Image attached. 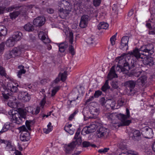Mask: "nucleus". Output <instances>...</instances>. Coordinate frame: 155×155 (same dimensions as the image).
<instances>
[{
  "mask_svg": "<svg viewBox=\"0 0 155 155\" xmlns=\"http://www.w3.org/2000/svg\"><path fill=\"white\" fill-rule=\"evenodd\" d=\"M154 52L153 46L151 44L144 45L141 46L139 50L137 48H135L133 51H130L127 54H124L121 56L117 57L116 61L118 62L117 66L120 68L123 67H128V63L125 59V57L127 55H129L130 57H135L137 59L140 58L143 63L150 66H151L154 64L153 58L149 57V56L152 54Z\"/></svg>",
  "mask_w": 155,
  "mask_h": 155,
  "instance_id": "1",
  "label": "nucleus"
},
{
  "mask_svg": "<svg viewBox=\"0 0 155 155\" xmlns=\"http://www.w3.org/2000/svg\"><path fill=\"white\" fill-rule=\"evenodd\" d=\"M27 110L28 112L34 114V111L33 110V108L31 106L28 107L27 110L21 108H18V111L15 110H11L9 112V114H12L13 122L19 124L22 123L23 122V119L25 120L26 118Z\"/></svg>",
  "mask_w": 155,
  "mask_h": 155,
  "instance_id": "2",
  "label": "nucleus"
},
{
  "mask_svg": "<svg viewBox=\"0 0 155 155\" xmlns=\"http://www.w3.org/2000/svg\"><path fill=\"white\" fill-rule=\"evenodd\" d=\"M121 113H107L105 114L106 117L110 121L111 126L113 129H117L121 125V118L122 116Z\"/></svg>",
  "mask_w": 155,
  "mask_h": 155,
  "instance_id": "3",
  "label": "nucleus"
},
{
  "mask_svg": "<svg viewBox=\"0 0 155 155\" xmlns=\"http://www.w3.org/2000/svg\"><path fill=\"white\" fill-rule=\"evenodd\" d=\"M109 129L101 127L97 131V136L99 138H106L109 135Z\"/></svg>",
  "mask_w": 155,
  "mask_h": 155,
  "instance_id": "4",
  "label": "nucleus"
},
{
  "mask_svg": "<svg viewBox=\"0 0 155 155\" xmlns=\"http://www.w3.org/2000/svg\"><path fill=\"white\" fill-rule=\"evenodd\" d=\"M21 52V50L20 48H15L10 52L6 54L5 56L7 58L10 59L12 57H15L20 56Z\"/></svg>",
  "mask_w": 155,
  "mask_h": 155,
  "instance_id": "5",
  "label": "nucleus"
},
{
  "mask_svg": "<svg viewBox=\"0 0 155 155\" xmlns=\"http://www.w3.org/2000/svg\"><path fill=\"white\" fill-rule=\"evenodd\" d=\"M68 68L66 67H61L60 71L59 74V83L60 81H61L64 84V82L67 78L68 74L67 71Z\"/></svg>",
  "mask_w": 155,
  "mask_h": 155,
  "instance_id": "6",
  "label": "nucleus"
},
{
  "mask_svg": "<svg viewBox=\"0 0 155 155\" xmlns=\"http://www.w3.org/2000/svg\"><path fill=\"white\" fill-rule=\"evenodd\" d=\"M126 115H124L121 114L122 116L121 118V125L122 126H127L131 123V121L130 120H127L130 117V113L129 109L127 108L126 109Z\"/></svg>",
  "mask_w": 155,
  "mask_h": 155,
  "instance_id": "7",
  "label": "nucleus"
},
{
  "mask_svg": "<svg viewBox=\"0 0 155 155\" xmlns=\"http://www.w3.org/2000/svg\"><path fill=\"white\" fill-rule=\"evenodd\" d=\"M142 134L145 138L150 139L152 138L153 135L152 129L148 127H146L142 129Z\"/></svg>",
  "mask_w": 155,
  "mask_h": 155,
  "instance_id": "8",
  "label": "nucleus"
},
{
  "mask_svg": "<svg viewBox=\"0 0 155 155\" xmlns=\"http://www.w3.org/2000/svg\"><path fill=\"white\" fill-rule=\"evenodd\" d=\"M61 3L65 6V9L63 10V13L65 14V16H67L71 11L72 5L66 0H63Z\"/></svg>",
  "mask_w": 155,
  "mask_h": 155,
  "instance_id": "9",
  "label": "nucleus"
},
{
  "mask_svg": "<svg viewBox=\"0 0 155 155\" xmlns=\"http://www.w3.org/2000/svg\"><path fill=\"white\" fill-rule=\"evenodd\" d=\"M97 127L96 125L94 124H91L90 125L85 127L81 131V134L85 135L93 132Z\"/></svg>",
  "mask_w": 155,
  "mask_h": 155,
  "instance_id": "10",
  "label": "nucleus"
},
{
  "mask_svg": "<svg viewBox=\"0 0 155 155\" xmlns=\"http://www.w3.org/2000/svg\"><path fill=\"white\" fill-rule=\"evenodd\" d=\"M129 37L127 36L123 37L121 39V45L120 46V49L123 51H126L128 49V43Z\"/></svg>",
  "mask_w": 155,
  "mask_h": 155,
  "instance_id": "11",
  "label": "nucleus"
},
{
  "mask_svg": "<svg viewBox=\"0 0 155 155\" xmlns=\"http://www.w3.org/2000/svg\"><path fill=\"white\" fill-rule=\"evenodd\" d=\"M0 142L6 144V146L5 148L6 150L9 151L15 150V147L12 144L11 142L9 141L1 139Z\"/></svg>",
  "mask_w": 155,
  "mask_h": 155,
  "instance_id": "12",
  "label": "nucleus"
},
{
  "mask_svg": "<svg viewBox=\"0 0 155 155\" xmlns=\"http://www.w3.org/2000/svg\"><path fill=\"white\" fill-rule=\"evenodd\" d=\"M45 21V18L44 17H38L34 20L33 24L36 26H41L44 24Z\"/></svg>",
  "mask_w": 155,
  "mask_h": 155,
  "instance_id": "13",
  "label": "nucleus"
},
{
  "mask_svg": "<svg viewBox=\"0 0 155 155\" xmlns=\"http://www.w3.org/2000/svg\"><path fill=\"white\" fill-rule=\"evenodd\" d=\"M88 16L87 15H84L81 17L79 24L80 26L82 28H85L87 25Z\"/></svg>",
  "mask_w": 155,
  "mask_h": 155,
  "instance_id": "14",
  "label": "nucleus"
},
{
  "mask_svg": "<svg viewBox=\"0 0 155 155\" xmlns=\"http://www.w3.org/2000/svg\"><path fill=\"white\" fill-rule=\"evenodd\" d=\"M75 143V142L73 141L68 145L65 146V151L67 153H71L72 152L77 145Z\"/></svg>",
  "mask_w": 155,
  "mask_h": 155,
  "instance_id": "15",
  "label": "nucleus"
},
{
  "mask_svg": "<svg viewBox=\"0 0 155 155\" xmlns=\"http://www.w3.org/2000/svg\"><path fill=\"white\" fill-rule=\"evenodd\" d=\"M19 98L22 100L24 102H27L30 99L31 97L26 92H21L18 95Z\"/></svg>",
  "mask_w": 155,
  "mask_h": 155,
  "instance_id": "16",
  "label": "nucleus"
},
{
  "mask_svg": "<svg viewBox=\"0 0 155 155\" xmlns=\"http://www.w3.org/2000/svg\"><path fill=\"white\" fill-rule=\"evenodd\" d=\"M64 130L70 135L74 134L75 130L74 127L71 124H67L64 127Z\"/></svg>",
  "mask_w": 155,
  "mask_h": 155,
  "instance_id": "17",
  "label": "nucleus"
},
{
  "mask_svg": "<svg viewBox=\"0 0 155 155\" xmlns=\"http://www.w3.org/2000/svg\"><path fill=\"white\" fill-rule=\"evenodd\" d=\"M147 78L146 75H142L136 81V84L139 86H143L147 82Z\"/></svg>",
  "mask_w": 155,
  "mask_h": 155,
  "instance_id": "18",
  "label": "nucleus"
},
{
  "mask_svg": "<svg viewBox=\"0 0 155 155\" xmlns=\"http://www.w3.org/2000/svg\"><path fill=\"white\" fill-rule=\"evenodd\" d=\"M18 86V84L13 82L9 83L7 85V87L9 89L12 93L16 92L17 91Z\"/></svg>",
  "mask_w": 155,
  "mask_h": 155,
  "instance_id": "19",
  "label": "nucleus"
},
{
  "mask_svg": "<svg viewBox=\"0 0 155 155\" xmlns=\"http://www.w3.org/2000/svg\"><path fill=\"white\" fill-rule=\"evenodd\" d=\"M31 122V120H27L25 122V125L27 129H26L25 125H23L18 128V129L19 130L20 132L21 133L22 131L27 130H31V129L30 127L31 126L30 125V124Z\"/></svg>",
  "mask_w": 155,
  "mask_h": 155,
  "instance_id": "20",
  "label": "nucleus"
},
{
  "mask_svg": "<svg viewBox=\"0 0 155 155\" xmlns=\"http://www.w3.org/2000/svg\"><path fill=\"white\" fill-rule=\"evenodd\" d=\"M46 35L45 33L42 31H40L38 34L39 38L45 44L49 43L50 41V40L49 38H46L45 36Z\"/></svg>",
  "mask_w": 155,
  "mask_h": 155,
  "instance_id": "21",
  "label": "nucleus"
},
{
  "mask_svg": "<svg viewBox=\"0 0 155 155\" xmlns=\"http://www.w3.org/2000/svg\"><path fill=\"white\" fill-rule=\"evenodd\" d=\"M117 76L115 72L114 67V66H112L108 74L107 78L109 80H111L114 78H117Z\"/></svg>",
  "mask_w": 155,
  "mask_h": 155,
  "instance_id": "22",
  "label": "nucleus"
},
{
  "mask_svg": "<svg viewBox=\"0 0 155 155\" xmlns=\"http://www.w3.org/2000/svg\"><path fill=\"white\" fill-rule=\"evenodd\" d=\"M136 83L133 81H127L125 82L124 85L126 87H129L130 91H131L132 89L135 87Z\"/></svg>",
  "mask_w": 155,
  "mask_h": 155,
  "instance_id": "23",
  "label": "nucleus"
},
{
  "mask_svg": "<svg viewBox=\"0 0 155 155\" xmlns=\"http://www.w3.org/2000/svg\"><path fill=\"white\" fill-rule=\"evenodd\" d=\"M22 35V33L18 31H15L12 35V38L16 41L20 40Z\"/></svg>",
  "mask_w": 155,
  "mask_h": 155,
  "instance_id": "24",
  "label": "nucleus"
},
{
  "mask_svg": "<svg viewBox=\"0 0 155 155\" xmlns=\"http://www.w3.org/2000/svg\"><path fill=\"white\" fill-rule=\"evenodd\" d=\"M7 33V30L5 26L0 25V38L5 36Z\"/></svg>",
  "mask_w": 155,
  "mask_h": 155,
  "instance_id": "25",
  "label": "nucleus"
},
{
  "mask_svg": "<svg viewBox=\"0 0 155 155\" xmlns=\"http://www.w3.org/2000/svg\"><path fill=\"white\" fill-rule=\"evenodd\" d=\"M106 103L109 104V105L107 106V109L111 108V109H114L116 108L115 107V102L113 100L110 99L107 100Z\"/></svg>",
  "mask_w": 155,
  "mask_h": 155,
  "instance_id": "26",
  "label": "nucleus"
},
{
  "mask_svg": "<svg viewBox=\"0 0 155 155\" xmlns=\"http://www.w3.org/2000/svg\"><path fill=\"white\" fill-rule=\"evenodd\" d=\"M24 28L26 31L28 32L32 31L35 29L33 25L30 23H28L25 25L24 27Z\"/></svg>",
  "mask_w": 155,
  "mask_h": 155,
  "instance_id": "27",
  "label": "nucleus"
},
{
  "mask_svg": "<svg viewBox=\"0 0 155 155\" xmlns=\"http://www.w3.org/2000/svg\"><path fill=\"white\" fill-rule=\"evenodd\" d=\"M80 134V132L78 131L76 132L75 134L74 139L75 140V141H74L76 142V144H80L82 142L81 137H79Z\"/></svg>",
  "mask_w": 155,
  "mask_h": 155,
  "instance_id": "28",
  "label": "nucleus"
},
{
  "mask_svg": "<svg viewBox=\"0 0 155 155\" xmlns=\"http://www.w3.org/2000/svg\"><path fill=\"white\" fill-rule=\"evenodd\" d=\"M109 27V25L107 23L104 22H100L97 26L99 30L101 29H107Z\"/></svg>",
  "mask_w": 155,
  "mask_h": 155,
  "instance_id": "29",
  "label": "nucleus"
},
{
  "mask_svg": "<svg viewBox=\"0 0 155 155\" xmlns=\"http://www.w3.org/2000/svg\"><path fill=\"white\" fill-rule=\"evenodd\" d=\"M67 46V44L66 42L60 44L59 45V51L62 53H63Z\"/></svg>",
  "mask_w": 155,
  "mask_h": 155,
  "instance_id": "30",
  "label": "nucleus"
},
{
  "mask_svg": "<svg viewBox=\"0 0 155 155\" xmlns=\"http://www.w3.org/2000/svg\"><path fill=\"white\" fill-rule=\"evenodd\" d=\"M18 68L20 69L17 73V76L19 78H21V75L22 74H25L26 71L24 69V67L22 65L19 66H18Z\"/></svg>",
  "mask_w": 155,
  "mask_h": 155,
  "instance_id": "31",
  "label": "nucleus"
},
{
  "mask_svg": "<svg viewBox=\"0 0 155 155\" xmlns=\"http://www.w3.org/2000/svg\"><path fill=\"white\" fill-rule=\"evenodd\" d=\"M68 31L69 32L68 35L69 42L71 45H72L74 41L73 34L71 31H67V32H65V34L66 35H68Z\"/></svg>",
  "mask_w": 155,
  "mask_h": 155,
  "instance_id": "32",
  "label": "nucleus"
},
{
  "mask_svg": "<svg viewBox=\"0 0 155 155\" xmlns=\"http://www.w3.org/2000/svg\"><path fill=\"white\" fill-rule=\"evenodd\" d=\"M15 41L12 37L10 38L6 41V45L9 47H12L15 44Z\"/></svg>",
  "mask_w": 155,
  "mask_h": 155,
  "instance_id": "33",
  "label": "nucleus"
},
{
  "mask_svg": "<svg viewBox=\"0 0 155 155\" xmlns=\"http://www.w3.org/2000/svg\"><path fill=\"white\" fill-rule=\"evenodd\" d=\"M91 113L94 115V117L97 116L99 114V110L96 108L94 107H91L90 109Z\"/></svg>",
  "mask_w": 155,
  "mask_h": 155,
  "instance_id": "34",
  "label": "nucleus"
},
{
  "mask_svg": "<svg viewBox=\"0 0 155 155\" xmlns=\"http://www.w3.org/2000/svg\"><path fill=\"white\" fill-rule=\"evenodd\" d=\"M6 90H5V92L2 93L3 97L5 100H8L9 99H12V98L13 97L10 94V93L7 92ZM11 101V100H10Z\"/></svg>",
  "mask_w": 155,
  "mask_h": 155,
  "instance_id": "35",
  "label": "nucleus"
},
{
  "mask_svg": "<svg viewBox=\"0 0 155 155\" xmlns=\"http://www.w3.org/2000/svg\"><path fill=\"white\" fill-rule=\"evenodd\" d=\"M30 139V134H27L26 136L25 135H21L20 136V140L23 142L27 141Z\"/></svg>",
  "mask_w": 155,
  "mask_h": 155,
  "instance_id": "36",
  "label": "nucleus"
},
{
  "mask_svg": "<svg viewBox=\"0 0 155 155\" xmlns=\"http://www.w3.org/2000/svg\"><path fill=\"white\" fill-rule=\"evenodd\" d=\"M21 14L19 11L14 12H12L10 13V16L12 19H15Z\"/></svg>",
  "mask_w": 155,
  "mask_h": 155,
  "instance_id": "37",
  "label": "nucleus"
},
{
  "mask_svg": "<svg viewBox=\"0 0 155 155\" xmlns=\"http://www.w3.org/2000/svg\"><path fill=\"white\" fill-rule=\"evenodd\" d=\"M51 123L50 122L47 125V129L44 128L43 129V131L44 133L47 134L51 131L53 129V127L51 126Z\"/></svg>",
  "mask_w": 155,
  "mask_h": 155,
  "instance_id": "38",
  "label": "nucleus"
},
{
  "mask_svg": "<svg viewBox=\"0 0 155 155\" xmlns=\"http://www.w3.org/2000/svg\"><path fill=\"white\" fill-rule=\"evenodd\" d=\"M10 125L9 124H5L0 131V133H2L6 131L10 128Z\"/></svg>",
  "mask_w": 155,
  "mask_h": 155,
  "instance_id": "39",
  "label": "nucleus"
},
{
  "mask_svg": "<svg viewBox=\"0 0 155 155\" xmlns=\"http://www.w3.org/2000/svg\"><path fill=\"white\" fill-rule=\"evenodd\" d=\"M86 41L89 45H95L94 41V38H87Z\"/></svg>",
  "mask_w": 155,
  "mask_h": 155,
  "instance_id": "40",
  "label": "nucleus"
},
{
  "mask_svg": "<svg viewBox=\"0 0 155 155\" xmlns=\"http://www.w3.org/2000/svg\"><path fill=\"white\" fill-rule=\"evenodd\" d=\"M0 74L2 76L7 78V74L5 73V70L4 68L0 66Z\"/></svg>",
  "mask_w": 155,
  "mask_h": 155,
  "instance_id": "41",
  "label": "nucleus"
},
{
  "mask_svg": "<svg viewBox=\"0 0 155 155\" xmlns=\"http://www.w3.org/2000/svg\"><path fill=\"white\" fill-rule=\"evenodd\" d=\"M109 88V86L108 85V80H107L106 81L104 85L102 86V90L103 91H105Z\"/></svg>",
  "mask_w": 155,
  "mask_h": 155,
  "instance_id": "42",
  "label": "nucleus"
},
{
  "mask_svg": "<svg viewBox=\"0 0 155 155\" xmlns=\"http://www.w3.org/2000/svg\"><path fill=\"white\" fill-rule=\"evenodd\" d=\"M140 133L139 130H135L133 132V138L139 137L140 136Z\"/></svg>",
  "mask_w": 155,
  "mask_h": 155,
  "instance_id": "43",
  "label": "nucleus"
},
{
  "mask_svg": "<svg viewBox=\"0 0 155 155\" xmlns=\"http://www.w3.org/2000/svg\"><path fill=\"white\" fill-rule=\"evenodd\" d=\"M116 35L117 34L112 36L110 38V43L112 46L114 45L115 44V41L116 40Z\"/></svg>",
  "mask_w": 155,
  "mask_h": 155,
  "instance_id": "44",
  "label": "nucleus"
},
{
  "mask_svg": "<svg viewBox=\"0 0 155 155\" xmlns=\"http://www.w3.org/2000/svg\"><path fill=\"white\" fill-rule=\"evenodd\" d=\"M117 103L119 106H122L125 104V100L123 98H120L118 100Z\"/></svg>",
  "mask_w": 155,
  "mask_h": 155,
  "instance_id": "45",
  "label": "nucleus"
},
{
  "mask_svg": "<svg viewBox=\"0 0 155 155\" xmlns=\"http://www.w3.org/2000/svg\"><path fill=\"white\" fill-rule=\"evenodd\" d=\"M78 110H76L73 113L71 114L69 116L68 118L69 120L70 121L72 120L74 118V117L78 113Z\"/></svg>",
  "mask_w": 155,
  "mask_h": 155,
  "instance_id": "46",
  "label": "nucleus"
},
{
  "mask_svg": "<svg viewBox=\"0 0 155 155\" xmlns=\"http://www.w3.org/2000/svg\"><path fill=\"white\" fill-rule=\"evenodd\" d=\"M109 150L108 148H102L98 150V152L101 153H105L108 151Z\"/></svg>",
  "mask_w": 155,
  "mask_h": 155,
  "instance_id": "47",
  "label": "nucleus"
},
{
  "mask_svg": "<svg viewBox=\"0 0 155 155\" xmlns=\"http://www.w3.org/2000/svg\"><path fill=\"white\" fill-rule=\"evenodd\" d=\"M101 0H94L93 5L97 7L99 6L101 2Z\"/></svg>",
  "mask_w": 155,
  "mask_h": 155,
  "instance_id": "48",
  "label": "nucleus"
},
{
  "mask_svg": "<svg viewBox=\"0 0 155 155\" xmlns=\"http://www.w3.org/2000/svg\"><path fill=\"white\" fill-rule=\"evenodd\" d=\"M19 7L15 6H12L11 7L7 8L6 9V10L8 12H11L14 9H16L19 8Z\"/></svg>",
  "mask_w": 155,
  "mask_h": 155,
  "instance_id": "49",
  "label": "nucleus"
},
{
  "mask_svg": "<svg viewBox=\"0 0 155 155\" xmlns=\"http://www.w3.org/2000/svg\"><path fill=\"white\" fill-rule=\"evenodd\" d=\"M102 94V92L100 91H97L94 93V96L95 97H98Z\"/></svg>",
  "mask_w": 155,
  "mask_h": 155,
  "instance_id": "50",
  "label": "nucleus"
},
{
  "mask_svg": "<svg viewBox=\"0 0 155 155\" xmlns=\"http://www.w3.org/2000/svg\"><path fill=\"white\" fill-rule=\"evenodd\" d=\"M69 52L72 55L74 54V48L72 45H71L69 46Z\"/></svg>",
  "mask_w": 155,
  "mask_h": 155,
  "instance_id": "51",
  "label": "nucleus"
},
{
  "mask_svg": "<svg viewBox=\"0 0 155 155\" xmlns=\"http://www.w3.org/2000/svg\"><path fill=\"white\" fill-rule=\"evenodd\" d=\"M58 90V87L56 86V87H54V89L52 91V96H54Z\"/></svg>",
  "mask_w": 155,
  "mask_h": 155,
  "instance_id": "52",
  "label": "nucleus"
},
{
  "mask_svg": "<svg viewBox=\"0 0 155 155\" xmlns=\"http://www.w3.org/2000/svg\"><path fill=\"white\" fill-rule=\"evenodd\" d=\"M90 143L88 142L84 141L83 143V145L84 147H88L90 146Z\"/></svg>",
  "mask_w": 155,
  "mask_h": 155,
  "instance_id": "53",
  "label": "nucleus"
},
{
  "mask_svg": "<svg viewBox=\"0 0 155 155\" xmlns=\"http://www.w3.org/2000/svg\"><path fill=\"white\" fill-rule=\"evenodd\" d=\"M106 102V101L104 97L101 98L100 99V102L102 106H104L105 104V102Z\"/></svg>",
  "mask_w": 155,
  "mask_h": 155,
  "instance_id": "54",
  "label": "nucleus"
},
{
  "mask_svg": "<svg viewBox=\"0 0 155 155\" xmlns=\"http://www.w3.org/2000/svg\"><path fill=\"white\" fill-rule=\"evenodd\" d=\"M58 82V77L56 78V79L53 81L52 83V87L56 86V84H57Z\"/></svg>",
  "mask_w": 155,
  "mask_h": 155,
  "instance_id": "55",
  "label": "nucleus"
},
{
  "mask_svg": "<svg viewBox=\"0 0 155 155\" xmlns=\"http://www.w3.org/2000/svg\"><path fill=\"white\" fill-rule=\"evenodd\" d=\"M4 45L3 43L0 44V53H1L4 50Z\"/></svg>",
  "mask_w": 155,
  "mask_h": 155,
  "instance_id": "56",
  "label": "nucleus"
},
{
  "mask_svg": "<svg viewBox=\"0 0 155 155\" xmlns=\"http://www.w3.org/2000/svg\"><path fill=\"white\" fill-rule=\"evenodd\" d=\"M40 108L39 107H37L36 108V109L35 110V111L34 112V114H37L39 113V112L40 110Z\"/></svg>",
  "mask_w": 155,
  "mask_h": 155,
  "instance_id": "57",
  "label": "nucleus"
},
{
  "mask_svg": "<svg viewBox=\"0 0 155 155\" xmlns=\"http://www.w3.org/2000/svg\"><path fill=\"white\" fill-rule=\"evenodd\" d=\"M45 97H44L43 100L41 101V102L40 103V104H41V106L43 107L45 104Z\"/></svg>",
  "mask_w": 155,
  "mask_h": 155,
  "instance_id": "58",
  "label": "nucleus"
},
{
  "mask_svg": "<svg viewBox=\"0 0 155 155\" xmlns=\"http://www.w3.org/2000/svg\"><path fill=\"white\" fill-rule=\"evenodd\" d=\"M5 8L3 7H0V14H2L4 13L5 10Z\"/></svg>",
  "mask_w": 155,
  "mask_h": 155,
  "instance_id": "59",
  "label": "nucleus"
},
{
  "mask_svg": "<svg viewBox=\"0 0 155 155\" xmlns=\"http://www.w3.org/2000/svg\"><path fill=\"white\" fill-rule=\"evenodd\" d=\"M47 12H48L50 14H52L54 12V10L51 8H49L47 9Z\"/></svg>",
  "mask_w": 155,
  "mask_h": 155,
  "instance_id": "60",
  "label": "nucleus"
},
{
  "mask_svg": "<svg viewBox=\"0 0 155 155\" xmlns=\"http://www.w3.org/2000/svg\"><path fill=\"white\" fill-rule=\"evenodd\" d=\"M14 103L13 102L9 101L8 103V106L12 108H14V107L13 105Z\"/></svg>",
  "mask_w": 155,
  "mask_h": 155,
  "instance_id": "61",
  "label": "nucleus"
},
{
  "mask_svg": "<svg viewBox=\"0 0 155 155\" xmlns=\"http://www.w3.org/2000/svg\"><path fill=\"white\" fill-rule=\"evenodd\" d=\"M128 153L130 154L133 155H137L138 153L137 152L133 151H129Z\"/></svg>",
  "mask_w": 155,
  "mask_h": 155,
  "instance_id": "62",
  "label": "nucleus"
},
{
  "mask_svg": "<svg viewBox=\"0 0 155 155\" xmlns=\"http://www.w3.org/2000/svg\"><path fill=\"white\" fill-rule=\"evenodd\" d=\"M15 151L14 153H15V155H22L21 153L18 150H16L15 149Z\"/></svg>",
  "mask_w": 155,
  "mask_h": 155,
  "instance_id": "63",
  "label": "nucleus"
},
{
  "mask_svg": "<svg viewBox=\"0 0 155 155\" xmlns=\"http://www.w3.org/2000/svg\"><path fill=\"white\" fill-rule=\"evenodd\" d=\"M27 134H30L28 130L25 131H22L21 132V135H25V136H26V135Z\"/></svg>",
  "mask_w": 155,
  "mask_h": 155,
  "instance_id": "64",
  "label": "nucleus"
}]
</instances>
